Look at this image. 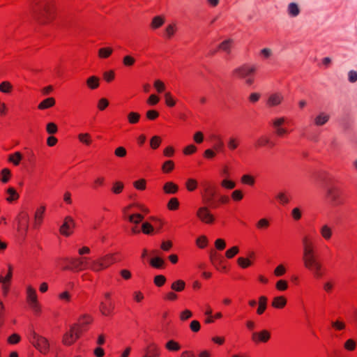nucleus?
I'll return each mask as SVG.
<instances>
[{"label": "nucleus", "instance_id": "56", "mask_svg": "<svg viewBox=\"0 0 357 357\" xmlns=\"http://www.w3.org/2000/svg\"><path fill=\"white\" fill-rule=\"evenodd\" d=\"M241 181L244 183L252 185L255 183V178L248 174H245L241 178Z\"/></svg>", "mask_w": 357, "mask_h": 357}, {"label": "nucleus", "instance_id": "51", "mask_svg": "<svg viewBox=\"0 0 357 357\" xmlns=\"http://www.w3.org/2000/svg\"><path fill=\"white\" fill-rule=\"evenodd\" d=\"M237 263L243 268H245L251 265V261L244 257L238 258Z\"/></svg>", "mask_w": 357, "mask_h": 357}, {"label": "nucleus", "instance_id": "42", "mask_svg": "<svg viewBox=\"0 0 357 357\" xmlns=\"http://www.w3.org/2000/svg\"><path fill=\"white\" fill-rule=\"evenodd\" d=\"M140 118L139 114L137 112H130L128 115V119L130 123L135 124L137 123Z\"/></svg>", "mask_w": 357, "mask_h": 357}, {"label": "nucleus", "instance_id": "23", "mask_svg": "<svg viewBox=\"0 0 357 357\" xmlns=\"http://www.w3.org/2000/svg\"><path fill=\"white\" fill-rule=\"evenodd\" d=\"M45 207L44 206H40L39 208H38L37 211H36V213L34 215V218H35L34 227H36L37 226L40 225V223L42 222L43 215L45 212Z\"/></svg>", "mask_w": 357, "mask_h": 357}, {"label": "nucleus", "instance_id": "14", "mask_svg": "<svg viewBox=\"0 0 357 357\" xmlns=\"http://www.w3.org/2000/svg\"><path fill=\"white\" fill-rule=\"evenodd\" d=\"M17 222L19 225L18 229L24 228L25 231H27L28 227H29V214L26 212H21L17 218Z\"/></svg>", "mask_w": 357, "mask_h": 357}, {"label": "nucleus", "instance_id": "27", "mask_svg": "<svg viewBox=\"0 0 357 357\" xmlns=\"http://www.w3.org/2000/svg\"><path fill=\"white\" fill-rule=\"evenodd\" d=\"M165 22V18L162 16H155L153 18L151 26L152 29H158Z\"/></svg>", "mask_w": 357, "mask_h": 357}, {"label": "nucleus", "instance_id": "41", "mask_svg": "<svg viewBox=\"0 0 357 357\" xmlns=\"http://www.w3.org/2000/svg\"><path fill=\"white\" fill-rule=\"evenodd\" d=\"M123 188H124V185H123V183L122 182H121V181H116L113 184V186H112V191L114 194H119V193H121L122 192Z\"/></svg>", "mask_w": 357, "mask_h": 357}, {"label": "nucleus", "instance_id": "26", "mask_svg": "<svg viewBox=\"0 0 357 357\" xmlns=\"http://www.w3.org/2000/svg\"><path fill=\"white\" fill-rule=\"evenodd\" d=\"M100 79L96 76H91L86 79V85L91 89H96L99 86Z\"/></svg>", "mask_w": 357, "mask_h": 357}, {"label": "nucleus", "instance_id": "25", "mask_svg": "<svg viewBox=\"0 0 357 357\" xmlns=\"http://www.w3.org/2000/svg\"><path fill=\"white\" fill-rule=\"evenodd\" d=\"M267 298L264 296H261L259 298V307L257 310L258 314H261L266 309L267 305Z\"/></svg>", "mask_w": 357, "mask_h": 357}, {"label": "nucleus", "instance_id": "29", "mask_svg": "<svg viewBox=\"0 0 357 357\" xmlns=\"http://www.w3.org/2000/svg\"><path fill=\"white\" fill-rule=\"evenodd\" d=\"M113 52V50L111 47H102L98 50V56L100 59L108 58Z\"/></svg>", "mask_w": 357, "mask_h": 357}, {"label": "nucleus", "instance_id": "54", "mask_svg": "<svg viewBox=\"0 0 357 357\" xmlns=\"http://www.w3.org/2000/svg\"><path fill=\"white\" fill-rule=\"evenodd\" d=\"M231 43V40H225L222 43L220 44L219 48L222 50L223 51L227 52V53H229Z\"/></svg>", "mask_w": 357, "mask_h": 357}, {"label": "nucleus", "instance_id": "12", "mask_svg": "<svg viewBox=\"0 0 357 357\" xmlns=\"http://www.w3.org/2000/svg\"><path fill=\"white\" fill-rule=\"evenodd\" d=\"M271 337L270 333L266 330H263L259 333H253L252 335V340L255 343L266 342Z\"/></svg>", "mask_w": 357, "mask_h": 357}, {"label": "nucleus", "instance_id": "58", "mask_svg": "<svg viewBox=\"0 0 357 357\" xmlns=\"http://www.w3.org/2000/svg\"><path fill=\"white\" fill-rule=\"evenodd\" d=\"M285 122V119L284 117L276 118L273 121V126L275 129L282 127V125Z\"/></svg>", "mask_w": 357, "mask_h": 357}, {"label": "nucleus", "instance_id": "7", "mask_svg": "<svg viewBox=\"0 0 357 357\" xmlns=\"http://www.w3.org/2000/svg\"><path fill=\"white\" fill-rule=\"evenodd\" d=\"M27 301L30 307L35 312H39L40 310V305L38 302L37 294L36 290L31 287H28L27 291Z\"/></svg>", "mask_w": 357, "mask_h": 357}, {"label": "nucleus", "instance_id": "17", "mask_svg": "<svg viewBox=\"0 0 357 357\" xmlns=\"http://www.w3.org/2000/svg\"><path fill=\"white\" fill-rule=\"evenodd\" d=\"M282 100L283 96L281 93H273L268 97L267 105L270 107L277 106L282 102Z\"/></svg>", "mask_w": 357, "mask_h": 357}, {"label": "nucleus", "instance_id": "6", "mask_svg": "<svg viewBox=\"0 0 357 357\" xmlns=\"http://www.w3.org/2000/svg\"><path fill=\"white\" fill-rule=\"evenodd\" d=\"M197 218L206 224H212L214 220V216L209 211L208 206L199 207L197 211Z\"/></svg>", "mask_w": 357, "mask_h": 357}, {"label": "nucleus", "instance_id": "63", "mask_svg": "<svg viewBox=\"0 0 357 357\" xmlns=\"http://www.w3.org/2000/svg\"><path fill=\"white\" fill-rule=\"evenodd\" d=\"M348 80L351 83H354L357 81V72L354 70H351L348 73Z\"/></svg>", "mask_w": 357, "mask_h": 357}, {"label": "nucleus", "instance_id": "62", "mask_svg": "<svg viewBox=\"0 0 357 357\" xmlns=\"http://www.w3.org/2000/svg\"><path fill=\"white\" fill-rule=\"evenodd\" d=\"M269 226V222L267 219L266 218H261L260 219L257 223V228L259 229H264V228H267Z\"/></svg>", "mask_w": 357, "mask_h": 357}, {"label": "nucleus", "instance_id": "11", "mask_svg": "<svg viewBox=\"0 0 357 357\" xmlns=\"http://www.w3.org/2000/svg\"><path fill=\"white\" fill-rule=\"evenodd\" d=\"M75 227V222L70 216H67L64 219V222L60 227V232L62 235L68 236L72 234V229Z\"/></svg>", "mask_w": 357, "mask_h": 357}, {"label": "nucleus", "instance_id": "34", "mask_svg": "<svg viewBox=\"0 0 357 357\" xmlns=\"http://www.w3.org/2000/svg\"><path fill=\"white\" fill-rule=\"evenodd\" d=\"M7 193L9 195V197L6 198V200L9 202H11L13 200H16L19 197V195L16 192V190L10 187L6 190Z\"/></svg>", "mask_w": 357, "mask_h": 357}, {"label": "nucleus", "instance_id": "35", "mask_svg": "<svg viewBox=\"0 0 357 357\" xmlns=\"http://www.w3.org/2000/svg\"><path fill=\"white\" fill-rule=\"evenodd\" d=\"M22 158V154L20 152H15L9 155L8 160L13 162L15 165H18Z\"/></svg>", "mask_w": 357, "mask_h": 357}, {"label": "nucleus", "instance_id": "36", "mask_svg": "<svg viewBox=\"0 0 357 357\" xmlns=\"http://www.w3.org/2000/svg\"><path fill=\"white\" fill-rule=\"evenodd\" d=\"M165 347L172 351H178L181 348L179 344L174 340H169L166 343Z\"/></svg>", "mask_w": 357, "mask_h": 357}, {"label": "nucleus", "instance_id": "64", "mask_svg": "<svg viewBox=\"0 0 357 357\" xmlns=\"http://www.w3.org/2000/svg\"><path fill=\"white\" fill-rule=\"evenodd\" d=\"M291 215L294 220H298L301 218V211L299 208H294L291 211Z\"/></svg>", "mask_w": 357, "mask_h": 357}, {"label": "nucleus", "instance_id": "52", "mask_svg": "<svg viewBox=\"0 0 357 357\" xmlns=\"http://www.w3.org/2000/svg\"><path fill=\"white\" fill-rule=\"evenodd\" d=\"M344 347L348 351H354L356 348V342L352 339H349L345 342Z\"/></svg>", "mask_w": 357, "mask_h": 357}, {"label": "nucleus", "instance_id": "39", "mask_svg": "<svg viewBox=\"0 0 357 357\" xmlns=\"http://www.w3.org/2000/svg\"><path fill=\"white\" fill-rule=\"evenodd\" d=\"M206 192L207 194L203 196V201L206 204H211L215 196V192L208 189H206Z\"/></svg>", "mask_w": 357, "mask_h": 357}, {"label": "nucleus", "instance_id": "18", "mask_svg": "<svg viewBox=\"0 0 357 357\" xmlns=\"http://www.w3.org/2000/svg\"><path fill=\"white\" fill-rule=\"evenodd\" d=\"M320 234L321 237L326 241L331 239L333 235L332 228L328 225H324L320 228Z\"/></svg>", "mask_w": 357, "mask_h": 357}, {"label": "nucleus", "instance_id": "55", "mask_svg": "<svg viewBox=\"0 0 357 357\" xmlns=\"http://www.w3.org/2000/svg\"><path fill=\"white\" fill-rule=\"evenodd\" d=\"M165 281H166L165 277L162 275H156L154 278V283L158 287L162 286L165 284Z\"/></svg>", "mask_w": 357, "mask_h": 357}, {"label": "nucleus", "instance_id": "45", "mask_svg": "<svg viewBox=\"0 0 357 357\" xmlns=\"http://www.w3.org/2000/svg\"><path fill=\"white\" fill-rule=\"evenodd\" d=\"M176 30V24H170L165 29L166 36L168 38H170Z\"/></svg>", "mask_w": 357, "mask_h": 357}, {"label": "nucleus", "instance_id": "57", "mask_svg": "<svg viewBox=\"0 0 357 357\" xmlns=\"http://www.w3.org/2000/svg\"><path fill=\"white\" fill-rule=\"evenodd\" d=\"M276 288L279 291H284L288 287L287 282L283 280H278L276 283Z\"/></svg>", "mask_w": 357, "mask_h": 357}, {"label": "nucleus", "instance_id": "24", "mask_svg": "<svg viewBox=\"0 0 357 357\" xmlns=\"http://www.w3.org/2000/svg\"><path fill=\"white\" fill-rule=\"evenodd\" d=\"M287 12L291 17H294L299 15L300 9L296 3L292 2L288 5Z\"/></svg>", "mask_w": 357, "mask_h": 357}, {"label": "nucleus", "instance_id": "49", "mask_svg": "<svg viewBox=\"0 0 357 357\" xmlns=\"http://www.w3.org/2000/svg\"><path fill=\"white\" fill-rule=\"evenodd\" d=\"M161 143V138L158 136H153L151 139L150 145L153 149H156Z\"/></svg>", "mask_w": 357, "mask_h": 357}, {"label": "nucleus", "instance_id": "32", "mask_svg": "<svg viewBox=\"0 0 357 357\" xmlns=\"http://www.w3.org/2000/svg\"><path fill=\"white\" fill-rule=\"evenodd\" d=\"M185 286V282L183 280H178L172 283L171 288L174 291H181L182 290L184 289Z\"/></svg>", "mask_w": 357, "mask_h": 357}, {"label": "nucleus", "instance_id": "4", "mask_svg": "<svg viewBox=\"0 0 357 357\" xmlns=\"http://www.w3.org/2000/svg\"><path fill=\"white\" fill-rule=\"evenodd\" d=\"M30 342L31 344L41 353L47 354L49 351L50 344L48 340L32 331L29 337Z\"/></svg>", "mask_w": 357, "mask_h": 357}, {"label": "nucleus", "instance_id": "38", "mask_svg": "<svg viewBox=\"0 0 357 357\" xmlns=\"http://www.w3.org/2000/svg\"><path fill=\"white\" fill-rule=\"evenodd\" d=\"M165 261L160 257H155L151 259L150 264L155 268H161Z\"/></svg>", "mask_w": 357, "mask_h": 357}, {"label": "nucleus", "instance_id": "3", "mask_svg": "<svg viewBox=\"0 0 357 357\" xmlns=\"http://www.w3.org/2000/svg\"><path fill=\"white\" fill-rule=\"evenodd\" d=\"M116 261L114 255L112 254L107 255L98 259L93 260L91 262V270L98 272L102 269L109 267Z\"/></svg>", "mask_w": 357, "mask_h": 357}, {"label": "nucleus", "instance_id": "13", "mask_svg": "<svg viewBox=\"0 0 357 357\" xmlns=\"http://www.w3.org/2000/svg\"><path fill=\"white\" fill-rule=\"evenodd\" d=\"M330 119V115L325 112H319L314 119L313 122L316 126H323Z\"/></svg>", "mask_w": 357, "mask_h": 357}, {"label": "nucleus", "instance_id": "50", "mask_svg": "<svg viewBox=\"0 0 357 357\" xmlns=\"http://www.w3.org/2000/svg\"><path fill=\"white\" fill-rule=\"evenodd\" d=\"M179 206L178 199L175 197L171 198L167 204V207L169 210H176Z\"/></svg>", "mask_w": 357, "mask_h": 357}, {"label": "nucleus", "instance_id": "53", "mask_svg": "<svg viewBox=\"0 0 357 357\" xmlns=\"http://www.w3.org/2000/svg\"><path fill=\"white\" fill-rule=\"evenodd\" d=\"M238 251V248L237 246H234L231 249L227 250L225 255L227 258L231 259L234 257Z\"/></svg>", "mask_w": 357, "mask_h": 357}, {"label": "nucleus", "instance_id": "28", "mask_svg": "<svg viewBox=\"0 0 357 357\" xmlns=\"http://www.w3.org/2000/svg\"><path fill=\"white\" fill-rule=\"evenodd\" d=\"M93 319L91 316L88 315V314H84L82 315L80 318H79V325H76V327L77 326H79L80 328H82L84 327L85 325H87V324H89L90 323H91ZM79 331H81V329H79Z\"/></svg>", "mask_w": 357, "mask_h": 357}, {"label": "nucleus", "instance_id": "48", "mask_svg": "<svg viewBox=\"0 0 357 357\" xmlns=\"http://www.w3.org/2000/svg\"><path fill=\"white\" fill-rule=\"evenodd\" d=\"M174 167V164L173 162V161L172 160H167L166 161L162 167V169L164 172H166V173H168L169 172H171Z\"/></svg>", "mask_w": 357, "mask_h": 357}, {"label": "nucleus", "instance_id": "44", "mask_svg": "<svg viewBox=\"0 0 357 357\" xmlns=\"http://www.w3.org/2000/svg\"><path fill=\"white\" fill-rule=\"evenodd\" d=\"M146 181L144 178H141L133 183L134 187L139 190H144L146 188Z\"/></svg>", "mask_w": 357, "mask_h": 357}, {"label": "nucleus", "instance_id": "47", "mask_svg": "<svg viewBox=\"0 0 357 357\" xmlns=\"http://www.w3.org/2000/svg\"><path fill=\"white\" fill-rule=\"evenodd\" d=\"M135 62V59L130 55H126L123 58V63L125 66L130 67Z\"/></svg>", "mask_w": 357, "mask_h": 357}, {"label": "nucleus", "instance_id": "15", "mask_svg": "<svg viewBox=\"0 0 357 357\" xmlns=\"http://www.w3.org/2000/svg\"><path fill=\"white\" fill-rule=\"evenodd\" d=\"M114 305L112 301L100 302V310L102 315L109 316L112 314Z\"/></svg>", "mask_w": 357, "mask_h": 357}, {"label": "nucleus", "instance_id": "8", "mask_svg": "<svg viewBox=\"0 0 357 357\" xmlns=\"http://www.w3.org/2000/svg\"><path fill=\"white\" fill-rule=\"evenodd\" d=\"M256 70L254 66H250L247 64H243L234 70V73L236 74L239 78L245 79L250 75H252Z\"/></svg>", "mask_w": 357, "mask_h": 357}, {"label": "nucleus", "instance_id": "31", "mask_svg": "<svg viewBox=\"0 0 357 357\" xmlns=\"http://www.w3.org/2000/svg\"><path fill=\"white\" fill-rule=\"evenodd\" d=\"M78 139L80 142L86 145H90L92 139L89 133H80L78 135Z\"/></svg>", "mask_w": 357, "mask_h": 357}, {"label": "nucleus", "instance_id": "16", "mask_svg": "<svg viewBox=\"0 0 357 357\" xmlns=\"http://www.w3.org/2000/svg\"><path fill=\"white\" fill-rule=\"evenodd\" d=\"M160 356V349L154 343H151L145 350V354L143 357H158Z\"/></svg>", "mask_w": 357, "mask_h": 357}, {"label": "nucleus", "instance_id": "61", "mask_svg": "<svg viewBox=\"0 0 357 357\" xmlns=\"http://www.w3.org/2000/svg\"><path fill=\"white\" fill-rule=\"evenodd\" d=\"M114 153H115L116 156L119 157V158H123L126 155L127 151L124 147L119 146L116 149Z\"/></svg>", "mask_w": 357, "mask_h": 357}, {"label": "nucleus", "instance_id": "30", "mask_svg": "<svg viewBox=\"0 0 357 357\" xmlns=\"http://www.w3.org/2000/svg\"><path fill=\"white\" fill-rule=\"evenodd\" d=\"M276 198L279 201L280 204L282 205L287 204L289 202V197L285 192H280L276 195Z\"/></svg>", "mask_w": 357, "mask_h": 357}, {"label": "nucleus", "instance_id": "37", "mask_svg": "<svg viewBox=\"0 0 357 357\" xmlns=\"http://www.w3.org/2000/svg\"><path fill=\"white\" fill-rule=\"evenodd\" d=\"M1 181L3 183H8L10 180V175H11L10 171L7 168H4L1 170Z\"/></svg>", "mask_w": 357, "mask_h": 357}, {"label": "nucleus", "instance_id": "46", "mask_svg": "<svg viewBox=\"0 0 357 357\" xmlns=\"http://www.w3.org/2000/svg\"><path fill=\"white\" fill-rule=\"evenodd\" d=\"M142 230L145 234H151L153 231V227L150 223L145 222L142 225Z\"/></svg>", "mask_w": 357, "mask_h": 357}, {"label": "nucleus", "instance_id": "9", "mask_svg": "<svg viewBox=\"0 0 357 357\" xmlns=\"http://www.w3.org/2000/svg\"><path fill=\"white\" fill-rule=\"evenodd\" d=\"M326 197L330 199L333 206H337L341 204L340 191L337 188H328L326 190Z\"/></svg>", "mask_w": 357, "mask_h": 357}, {"label": "nucleus", "instance_id": "2", "mask_svg": "<svg viewBox=\"0 0 357 357\" xmlns=\"http://www.w3.org/2000/svg\"><path fill=\"white\" fill-rule=\"evenodd\" d=\"M30 12L36 21L40 24H45L50 20L52 8L47 1L33 0L31 2Z\"/></svg>", "mask_w": 357, "mask_h": 357}, {"label": "nucleus", "instance_id": "21", "mask_svg": "<svg viewBox=\"0 0 357 357\" xmlns=\"http://www.w3.org/2000/svg\"><path fill=\"white\" fill-rule=\"evenodd\" d=\"M287 304V300L284 296H276L273 298L272 306L275 308H282Z\"/></svg>", "mask_w": 357, "mask_h": 357}, {"label": "nucleus", "instance_id": "60", "mask_svg": "<svg viewBox=\"0 0 357 357\" xmlns=\"http://www.w3.org/2000/svg\"><path fill=\"white\" fill-rule=\"evenodd\" d=\"M165 102L166 104L169 106V107H173L176 104V102L175 100L172 98V95L170 93L167 92L165 94Z\"/></svg>", "mask_w": 357, "mask_h": 357}, {"label": "nucleus", "instance_id": "43", "mask_svg": "<svg viewBox=\"0 0 357 357\" xmlns=\"http://www.w3.org/2000/svg\"><path fill=\"white\" fill-rule=\"evenodd\" d=\"M186 188L189 191H193L197 188V182L193 178H188L185 183Z\"/></svg>", "mask_w": 357, "mask_h": 357}, {"label": "nucleus", "instance_id": "40", "mask_svg": "<svg viewBox=\"0 0 357 357\" xmlns=\"http://www.w3.org/2000/svg\"><path fill=\"white\" fill-rule=\"evenodd\" d=\"M239 144V141L237 138L231 137L228 139L227 146L229 150H235Z\"/></svg>", "mask_w": 357, "mask_h": 357}, {"label": "nucleus", "instance_id": "19", "mask_svg": "<svg viewBox=\"0 0 357 357\" xmlns=\"http://www.w3.org/2000/svg\"><path fill=\"white\" fill-rule=\"evenodd\" d=\"M163 190L166 194H175L178 190V186L172 181L165 183Z\"/></svg>", "mask_w": 357, "mask_h": 357}, {"label": "nucleus", "instance_id": "59", "mask_svg": "<svg viewBox=\"0 0 357 357\" xmlns=\"http://www.w3.org/2000/svg\"><path fill=\"white\" fill-rule=\"evenodd\" d=\"M57 126L54 123H49L47 124L46 130L49 134H54L57 132Z\"/></svg>", "mask_w": 357, "mask_h": 357}, {"label": "nucleus", "instance_id": "33", "mask_svg": "<svg viewBox=\"0 0 357 357\" xmlns=\"http://www.w3.org/2000/svg\"><path fill=\"white\" fill-rule=\"evenodd\" d=\"M13 89L12 84L8 82L4 81L0 84V91L4 93H9Z\"/></svg>", "mask_w": 357, "mask_h": 357}, {"label": "nucleus", "instance_id": "22", "mask_svg": "<svg viewBox=\"0 0 357 357\" xmlns=\"http://www.w3.org/2000/svg\"><path fill=\"white\" fill-rule=\"evenodd\" d=\"M55 105V100L54 98H47L43 100L38 106L39 109H45L53 107Z\"/></svg>", "mask_w": 357, "mask_h": 357}, {"label": "nucleus", "instance_id": "1", "mask_svg": "<svg viewBox=\"0 0 357 357\" xmlns=\"http://www.w3.org/2000/svg\"><path fill=\"white\" fill-rule=\"evenodd\" d=\"M302 244L304 266L310 271L315 277H321L322 275L321 264L317 259L312 243L307 236H305L302 238Z\"/></svg>", "mask_w": 357, "mask_h": 357}, {"label": "nucleus", "instance_id": "20", "mask_svg": "<svg viewBox=\"0 0 357 357\" xmlns=\"http://www.w3.org/2000/svg\"><path fill=\"white\" fill-rule=\"evenodd\" d=\"M210 260L213 266L219 269L218 265H220L222 262V257L217 253V252L212 250L210 252Z\"/></svg>", "mask_w": 357, "mask_h": 357}, {"label": "nucleus", "instance_id": "10", "mask_svg": "<svg viewBox=\"0 0 357 357\" xmlns=\"http://www.w3.org/2000/svg\"><path fill=\"white\" fill-rule=\"evenodd\" d=\"M76 325L70 327L69 332L66 333L63 337V343L66 345H71L79 337V330L75 331Z\"/></svg>", "mask_w": 357, "mask_h": 357}, {"label": "nucleus", "instance_id": "5", "mask_svg": "<svg viewBox=\"0 0 357 357\" xmlns=\"http://www.w3.org/2000/svg\"><path fill=\"white\" fill-rule=\"evenodd\" d=\"M85 257L80 258H64L63 261L68 264L65 266L63 270H71L75 271H80L86 269V264H84Z\"/></svg>", "mask_w": 357, "mask_h": 357}]
</instances>
